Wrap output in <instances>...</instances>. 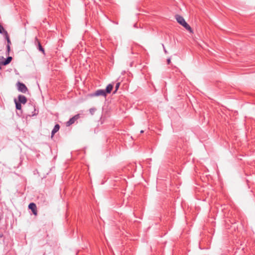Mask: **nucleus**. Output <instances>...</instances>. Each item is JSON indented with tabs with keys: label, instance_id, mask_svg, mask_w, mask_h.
Here are the masks:
<instances>
[{
	"label": "nucleus",
	"instance_id": "obj_15",
	"mask_svg": "<svg viewBox=\"0 0 255 255\" xmlns=\"http://www.w3.org/2000/svg\"><path fill=\"white\" fill-rule=\"evenodd\" d=\"M120 86V82H118V83H116V86H115V90L114 92V93H116V92L119 89Z\"/></svg>",
	"mask_w": 255,
	"mask_h": 255
},
{
	"label": "nucleus",
	"instance_id": "obj_19",
	"mask_svg": "<svg viewBox=\"0 0 255 255\" xmlns=\"http://www.w3.org/2000/svg\"><path fill=\"white\" fill-rule=\"evenodd\" d=\"M0 28L2 29L4 32V31H5V30L4 29L3 27L2 26V25H1V27H0Z\"/></svg>",
	"mask_w": 255,
	"mask_h": 255
},
{
	"label": "nucleus",
	"instance_id": "obj_3",
	"mask_svg": "<svg viewBox=\"0 0 255 255\" xmlns=\"http://www.w3.org/2000/svg\"><path fill=\"white\" fill-rule=\"evenodd\" d=\"M18 90L23 93H25L28 89L26 86L22 83L18 82L17 83Z\"/></svg>",
	"mask_w": 255,
	"mask_h": 255
},
{
	"label": "nucleus",
	"instance_id": "obj_6",
	"mask_svg": "<svg viewBox=\"0 0 255 255\" xmlns=\"http://www.w3.org/2000/svg\"><path fill=\"white\" fill-rule=\"evenodd\" d=\"M18 101L17 102L23 104H25L27 101L26 97L25 96L22 95H19L18 96Z\"/></svg>",
	"mask_w": 255,
	"mask_h": 255
},
{
	"label": "nucleus",
	"instance_id": "obj_8",
	"mask_svg": "<svg viewBox=\"0 0 255 255\" xmlns=\"http://www.w3.org/2000/svg\"><path fill=\"white\" fill-rule=\"evenodd\" d=\"M175 17L177 21L181 25L185 22V20L184 19V18L179 15H176L175 16Z\"/></svg>",
	"mask_w": 255,
	"mask_h": 255
},
{
	"label": "nucleus",
	"instance_id": "obj_10",
	"mask_svg": "<svg viewBox=\"0 0 255 255\" xmlns=\"http://www.w3.org/2000/svg\"><path fill=\"white\" fill-rule=\"evenodd\" d=\"M12 58L10 56H8L6 59L1 62V64L2 65H6L10 63V62L11 61Z\"/></svg>",
	"mask_w": 255,
	"mask_h": 255
},
{
	"label": "nucleus",
	"instance_id": "obj_12",
	"mask_svg": "<svg viewBox=\"0 0 255 255\" xmlns=\"http://www.w3.org/2000/svg\"><path fill=\"white\" fill-rule=\"evenodd\" d=\"M113 88V85L112 84H109L108 85V86L106 87L105 91V92H106L107 94H109L111 92L112 89Z\"/></svg>",
	"mask_w": 255,
	"mask_h": 255
},
{
	"label": "nucleus",
	"instance_id": "obj_2",
	"mask_svg": "<svg viewBox=\"0 0 255 255\" xmlns=\"http://www.w3.org/2000/svg\"><path fill=\"white\" fill-rule=\"evenodd\" d=\"M80 118V114H77V115H75L74 117L70 118L69 119V120L66 123V126L69 127V126L72 125L76 121L78 120Z\"/></svg>",
	"mask_w": 255,
	"mask_h": 255
},
{
	"label": "nucleus",
	"instance_id": "obj_9",
	"mask_svg": "<svg viewBox=\"0 0 255 255\" xmlns=\"http://www.w3.org/2000/svg\"><path fill=\"white\" fill-rule=\"evenodd\" d=\"M59 128H60V126L58 124H56L55 125V126L51 132V138H53L55 133L56 132H57L59 130Z\"/></svg>",
	"mask_w": 255,
	"mask_h": 255
},
{
	"label": "nucleus",
	"instance_id": "obj_17",
	"mask_svg": "<svg viewBox=\"0 0 255 255\" xmlns=\"http://www.w3.org/2000/svg\"><path fill=\"white\" fill-rule=\"evenodd\" d=\"M167 64H169L170 63V62H171V59H170V58H168V59H167Z\"/></svg>",
	"mask_w": 255,
	"mask_h": 255
},
{
	"label": "nucleus",
	"instance_id": "obj_1",
	"mask_svg": "<svg viewBox=\"0 0 255 255\" xmlns=\"http://www.w3.org/2000/svg\"><path fill=\"white\" fill-rule=\"evenodd\" d=\"M4 35H5V38L6 39V41H7V44L6 45V55H9V52H10V45L11 44V41H10V40L8 34V33H7V32L6 31H4Z\"/></svg>",
	"mask_w": 255,
	"mask_h": 255
},
{
	"label": "nucleus",
	"instance_id": "obj_13",
	"mask_svg": "<svg viewBox=\"0 0 255 255\" xmlns=\"http://www.w3.org/2000/svg\"><path fill=\"white\" fill-rule=\"evenodd\" d=\"M182 25L188 31L192 32L191 27L186 21Z\"/></svg>",
	"mask_w": 255,
	"mask_h": 255
},
{
	"label": "nucleus",
	"instance_id": "obj_7",
	"mask_svg": "<svg viewBox=\"0 0 255 255\" xmlns=\"http://www.w3.org/2000/svg\"><path fill=\"white\" fill-rule=\"evenodd\" d=\"M35 43L36 44H37L38 49V50L42 52L43 54H44L45 51L44 49L42 47V46L41 45V43L38 38L37 37L35 39Z\"/></svg>",
	"mask_w": 255,
	"mask_h": 255
},
{
	"label": "nucleus",
	"instance_id": "obj_22",
	"mask_svg": "<svg viewBox=\"0 0 255 255\" xmlns=\"http://www.w3.org/2000/svg\"><path fill=\"white\" fill-rule=\"evenodd\" d=\"M143 132H144V131H143V130H141L140 131V133H143Z\"/></svg>",
	"mask_w": 255,
	"mask_h": 255
},
{
	"label": "nucleus",
	"instance_id": "obj_16",
	"mask_svg": "<svg viewBox=\"0 0 255 255\" xmlns=\"http://www.w3.org/2000/svg\"><path fill=\"white\" fill-rule=\"evenodd\" d=\"M96 111L95 108H91L89 110L90 113L91 114V115H93Z\"/></svg>",
	"mask_w": 255,
	"mask_h": 255
},
{
	"label": "nucleus",
	"instance_id": "obj_18",
	"mask_svg": "<svg viewBox=\"0 0 255 255\" xmlns=\"http://www.w3.org/2000/svg\"><path fill=\"white\" fill-rule=\"evenodd\" d=\"M163 49H164V51L165 53H167V50H166V49L165 48V47H164V45H163Z\"/></svg>",
	"mask_w": 255,
	"mask_h": 255
},
{
	"label": "nucleus",
	"instance_id": "obj_5",
	"mask_svg": "<svg viewBox=\"0 0 255 255\" xmlns=\"http://www.w3.org/2000/svg\"><path fill=\"white\" fill-rule=\"evenodd\" d=\"M28 208L31 210L34 215H37V207L35 203H30L28 205Z\"/></svg>",
	"mask_w": 255,
	"mask_h": 255
},
{
	"label": "nucleus",
	"instance_id": "obj_4",
	"mask_svg": "<svg viewBox=\"0 0 255 255\" xmlns=\"http://www.w3.org/2000/svg\"><path fill=\"white\" fill-rule=\"evenodd\" d=\"M92 95L93 96H103L104 97H106L107 96L106 92H105V90H103V89H99V90L96 91L92 94Z\"/></svg>",
	"mask_w": 255,
	"mask_h": 255
},
{
	"label": "nucleus",
	"instance_id": "obj_14",
	"mask_svg": "<svg viewBox=\"0 0 255 255\" xmlns=\"http://www.w3.org/2000/svg\"><path fill=\"white\" fill-rule=\"evenodd\" d=\"M14 102L15 104V107L17 110H21V104L18 102L16 99L14 100Z\"/></svg>",
	"mask_w": 255,
	"mask_h": 255
},
{
	"label": "nucleus",
	"instance_id": "obj_21",
	"mask_svg": "<svg viewBox=\"0 0 255 255\" xmlns=\"http://www.w3.org/2000/svg\"><path fill=\"white\" fill-rule=\"evenodd\" d=\"M3 236V234H0V238H2Z\"/></svg>",
	"mask_w": 255,
	"mask_h": 255
},
{
	"label": "nucleus",
	"instance_id": "obj_11",
	"mask_svg": "<svg viewBox=\"0 0 255 255\" xmlns=\"http://www.w3.org/2000/svg\"><path fill=\"white\" fill-rule=\"evenodd\" d=\"M30 107L33 110V111L32 112L31 114H29V116H34L38 115V110L36 109L35 107L34 106L31 105Z\"/></svg>",
	"mask_w": 255,
	"mask_h": 255
},
{
	"label": "nucleus",
	"instance_id": "obj_20",
	"mask_svg": "<svg viewBox=\"0 0 255 255\" xmlns=\"http://www.w3.org/2000/svg\"><path fill=\"white\" fill-rule=\"evenodd\" d=\"M2 29L0 28V33H2Z\"/></svg>",
	"mask_w": 255,
	"mask_h": 255
}]
</instances>
